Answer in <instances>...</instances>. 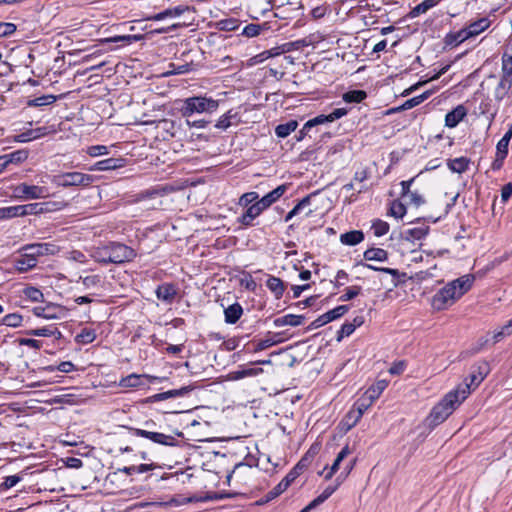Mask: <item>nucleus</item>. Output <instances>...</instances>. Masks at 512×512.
Instances as JSON below:
<instances>
[{
    "label": "nucleus",
    "instance_id": "nucleus-1",
    "mask_svg": "<svg viewBox=\"0 0 512 512\" xmlns=\"http://www.w3.org/2000/svg\"><path fill=\"white\" fill-rule=\"evenodd\" d=\"M474 281L472 275H464L439 289L431 299V306L436 311L448 309L470 290Z\"/></svg>",
    "mask_w": 512,
    "mask_h": 512
},
{
    "label": "nucleus",
    "instance_id": "nucleus-2",
    "mask_svg": "<svg viewBox=\"0 0 512 512\" xmlns=\"http://www.w3.org/2000/svg\"><path fill=\"white\" fill-rule=\"evenodd\" d=\"M469 394L468 384H460L455 390L447 393L431 410L426 419L428 425L435 427L444 422Z\"/></svg>",
    "mask_w": 512,
    "mask_h": 512
},
{
    "label": "nucleus",
    "instance_id": "nucleus-3",
    "mask_svg": "<svg viewBox=\"0 0 512 512\" xmlns=\"http://www.w3.org/2000/svg\"><path fill=\"white\" fill-rule=\"evenodd\" d=\"M92 256L95 261L101 264H121L133 260L136 253L128 246L114 242L101 248H97L93 252Z\"/></svg>",
    "mask_w": 512,
    "mask_h": 512
},
{
    "label": "nucleus",
    "instance_id": "nucleus-4",
    "mask_svg": "<svg viewBox=\"0 0 512 512\" xmlns=\"http://www.w3.org/2000/svg\"><path fill=\"white\" fill-rule=\"evenodd\" d=\"M218 107V100L201 95L184 99L179 111L184 118H190L194 114H211L215 112Z\"/></svg>",
    "mask_w": 512,
    "mask_h": 512
},
{
    "label": "nucleus",
    "instance_id": "nucleus-5",
    "mask_svg": "<svg viewBox=\"0 0 512 512\" xmlns=\"http://www.w3.org/2000/svg\"><path fill=\"white\" fill-rule=\"evenodd\" d=\"M92 175L80 172H68L53 177L52 182L58 187L88 186L93 182Z\"/></svg>",
    "mask_w": 512,
    "mask_h": 512
},
{
    "label": "nucleus",
    "instance_id": "nucleus-6",
    "mask_svg": "<svg viewBox=\"0 0 512 512\" xmlns=\"http://www.w3.org/2000/svg\"><path fill=\"white\" fill-rule=\"evenodd\" d=\"M131 431L133 432L134 435L138 437L147 438L156 444L171 447L177 446L179 443L177 437L183 436V433L178 431L175 432L173 435L138 428H132Z\"/></svg>",
    "mask_w": 512,
    "mask_h": 512
},
{
    "label": "nucleus",
    "instance_id": "nucleus-7",
    "mask_svg": "<svg viewBox=\"0 0 512 512\" xmlns=\"http://www.w3.org/2000/svg\"><path fill=\"white\" fill-rule=\"evenodd\" d=\"M15 193L21 199H39L46 195L44 187L22 183L15 188Z\"/></svg>",
    "mask_w": 512,
    "mask_h": 512
},
{
    "label": "nucleus",
    "instance_id": "nucleus-8",
    "mask_svg": "<svg viewBox=\"0 0 512 512\" xmlns=\"http://www.w3.org/2000/svg\"><path fill=\"white\" fill-rule=\"evenodd\" d=\"M348 113L346 108H336L330 114L324 115L320 114L305 123V128H312L317 125L326 124L329 122H333L341 117L345 116Z\"/></svg>",
    "mask_w": 512,
    "mask_h": 512
},
{
    "label": "nucleus",
    "instance_id": "nucleus-9",
    "mask_svg": "<svg viewBox=\"0 0 512 512\" xmlns=\"http://www.w3.org/2000/svg\"><path fill=\"white\" fill-rule=\"evenodd\" d=\"M489 372L490 367L487 362H478L472 367V372L469 375L470 383L464 382L463 384H468L470 389L472 385L475 388L485 379Z\"/></svg>",
    "mask_w": 512,
    "mask_h": 512
},
{
    "label": "nucleus",
    "instance_id": "nucleus-10",
    "mask_svg": "<svg viewBox=\"0 0 512 512\" xmlns=\"http://www.w3.org/2000/svg\"><path fill=\"white\" fill-rule=\"evenodd\" d=\"M240 123L241 117L238 109L232 108L219 117L215 124V128L225 131L231 126H236Z\"/></svg>",
    "mask_w": 512,
    "mask_h": 512
},
{
    "label": "nucleus",
    "instance_id": "nucleus-11",
    "mask_svg": "<svg viewBox=\"0 0 512 512\" xmlns=\"http://www.w3.org/2000/svg\"><path fill=\"white\" fill-rule=\"evenodd\" d=\"M23 250L27 251V256L37 260L39 256L54 254L57 247L49 243H36L25 246Z\"/></svg>",
    "mask_w": 512,
    "mask_h": 512
},
{
    "label": "nucleus",
    "instance_id": "nucleus-12",
    "mask_svg": "<svg viewBox=\"0 0 512 512\" xmlns=\"http://www.w3.org/2000/svg\"><path fill=\"white\" fill-rule=\"evenodd\" d=\"M491 25V21L487 17H482L476 21L471 22L467 27H465V31L467 33L468 38L476 37L485 30H487Z\"/></svg>",
    "mask_w": 512,
    "mask_h": 512
},
{
    "label": "nucleus",
    "instance_id": "nucleus-13",
    "mask_svg": "<svg viewBox=\"0 0 512 512\" xmlns=\"http://www.w3.org/2000/svg\"><path fill=\"white\" fill-rule=\"evenodd\" d=\"M287 190L286 185H280L276 187L271 192L267 193L260 200H258V204L261 206L263 210L271 206L274 202H276Z\"/></svg>",
    "mask_w": 512,
    "mask_h": 512
},
{
    "label": "nucleus",
    "instance_id": "nucleus-14",
    "mask_svg": "<svg viewBox=\"0 0 512 512\" xmlns=\"http://www.w3.org/2000/svg\"><path fill=\"white\" fill-rule=\"evenodd\" d=\"M190 10V7L189 6H183V5H179V6H176V7H173V8H168L160 13H157L155 15H152V16H149L146 18V20H149V21H160V20H163L167 17H178L180 15H182L183 13H185L186 11H189Z\"/></svg>",
    "mask_w": 512,
    "mask_h": 512
},
{
    "label": "nucleus",
    "instance_id": "nucleus-15",
    "mask_svg": "<svg viewBox=\"0 0 512 512\" xmlns=\"http://www.w3.org/2000/svg\"><path fill=\"white\" fill-rule=\"evenodd\" d=\"M177 295V288L171 283H164L156 289V296L159 300L172 303Z\"/></svg>",
    "mask_w": 512,
    "mask_h": 512
},
{
    "label": "nucleus",
    "instance_id": "nucleus-16",
    "mask_svg": "<svg viewBox=\"0 0 512 512\" xmlns=\"http://www.w3.org/2000/svg\"><path fill=\"white\" fill-rule=\"evenodd\" d=\"M122 158H108L101 161L96 162L93 166L89 168L90 171H108L117 169L123 166Z\"/></svg>",
    "mask_w": 512,
    "mask_h": 512
},
{
    "label": "nucleus",
    "instance_id": "nucleus-17",
    "mask_svg": "<svg viewBox=\"0 0 512 512\" xmlns=\"http://www.w3.org/2000/svg\"><path fill=\"white\" fill-rule=\"evenodd\" d=\"M466 108L462 105L457 106L445 116V125L449 128L456 127L459 122L466 116Z\"/></svg>",
    "mask_w": 512,
    "mask_h": 512
},
{
    "label": "nucleus",
    "instance_id": "nucleus-18",
    "mask_svg": "<svg viewBox=\"0 0 512 512\" xmlns=\"http://www.w3.org/2000/svg\"><path fill=\"white\" fill-rule=\"evenodd\" d=\"M338 486H339V483H337L336 485L327 486L318 497H316L313 501H311L300 512H309L310 510L316 508L318 505L322 504L337 490Z\"/></svg>",
    "mask_w": 512,
    "mask_h": 512
},
{
    "label": "nucleus",
    "instance_id": "nucleus-19",
    "mask_svg": "<svg viewBox=\"0 0 512 512\" xmlns=\"http://www.w3.org/2000/svg\"><path fill=\"white\" fill-rule=\"evenodd\" d=\"M191 390H192V388L190 386H184L180 389H173V390H169V391L162 392L159 394H155V395L149 397L148 401L149 402H157V401L166 400L171 397L183 396V395L187 394L188 392H190Z\"/></svg>",
    "mask_w": 512,
    "mask_h": 512
},
{
    "label": "nucleus",
    "instance_id": "nucleus-20",
    "mask_svg": "<svg viewBox=\"0 0 512 512\" xmlns=\"http://www.w3.org/2000/svg\"><path fill=\"white\" fill-rule=\"evenodd\" d=\"M47 134L46 127H39L35 129H30L25 132H22L15 136V140L20 143L29 142L31 140L38 139Z\"/></svg>",
    "mask_w": 512,
    "mask_h": 512
},
{
    "label": "nucleus",
    "instance_id": "nucleus-21",
    "mask_svg": "<svg viewBox=\"0 0 512 512\" xmlns=\"http://www.w3.org/2000/svg\"><path fill=\"white\" fill-rule=\"evenodd\" d=\"M263 209L256 201L254 204L250 205L246 212L241 216L240 222L244 226H251L252 221L258 217L262 213Z\"/></svg>",
    "mask_w": 512,
    "mask_h": 512
},
{
    "label": "nucleus",
    "instance_id": "nucleus-22",
    "mask_svg": "<svg viewBox=\"0 0 512 512\" xmlns=\"http://www.w3.org/2000/svg\"><path fill=\"white\" fill-rule=\"evenodd\" d=\"M303 321H304V316H302V315L287 314L285 316L276 318L274 320V325L276 327H282V326H286V325L296 327V326L301 325L303 323Z\"/></svg>",
    "mask_w": 512,
    "mask_h": 512
},
{
    "label": "nucleus",
    "instance_id": "nucleus-23",
    "mask_svg": "<svg viewBox=\"0 0 512 512\" xmlns=\"http://www.w3.org/2000/svg\"><path fill=\"white\" fill-rule=\"evenodd\" d=\"M33 312L36 316L45 319H58L60 318L59 313H62V309L55 306L35 307Z\"/></svg>",
    "mask_w": 512,
    "mask_h": 512
},
{
    "label": "nucleus",
    "instance_id": "nucleus-24",
    "mask_svg": "<svg viewBox=\"0 0 512 512\" xmlns=\"http://www.w3.org/2000/svg\"><path fill=\"white\" fill-rule=\"evenodd\" d=\"M242 314V306L239 303H234L224 310L225 322L229 324H234L240 319Z\"/></svg>",
    "mask_w": 512,
    "mask_h": 512
},
{
    "label": "nucleus",
    "instance_id": "nucleus-25",
    "mask_svg": "<svg viewBox=\"0 0 512 512\" xmlns=\"http://www.w3.org/2000/svg\"><path fill=\"white\" fill-rule=\"evenodd\" d=\"M37 265V260L27 256V251H24V254L15 260V269L19 272H26Z\"/></svg>",
    "mask_w": 512,
    "mask_h": 512
},
{
    "label": "nucleus",
    "instance_id": "nucleus-26",
    "mask_svg": "<svg viewBox=\"0 0 512 512\" xmlns=\"http://www.w3.org/2000/svg\"><path fill=\"white\" fill-rule=\"evenodd\" d=\"M440 0H424L420 4L416 5L408 14L409 18H416L421 14L426 13L431 8L435 7Z\"/></svg>",
    "mask_w": 512,
    "mask_h": 512
},
{
    "label": "nucleus",
    "instance_id": "nucleus-27",
    "mask_svg": "<svg viewBox=\"0 0 512 512\" xmlns=\"http://www.w3.org/2000/svg\"><path fill=\"white\" fill-rule=\"evenodd\" d=\"M351 454V450L348 445L344 446L342 450L338 453L336 456L333 464L330 467L329 472L325 475V479L329 480L332 478V476L337 472L339 469L340 463Z\"/></svg>",
    "mask_w": 512,
    "mask_h": 512
},
{
    "label": "nucleus",
    "instance_id": "nucleus-28",
    "mask_svg": "<svg viewBox=\"0 0 512 512\" xmlns=\"http://www.w3.org/2000/svg\"><path fill=\"white\" fill-rule=\"evenodd\" d=\"M364 239V234L362 231L353 230L346 232L340 236L341 243L349 246H354L359 244Z\"/></svg>",
    "mask_w": 512,
    "mask_h": 512
},
{
    "label": "nucleus",
    "instance_id": "nucleus-29",
    "mask_svg": "<svg viewBox=\"0 0 512 512\" xmlns=\"http://www.w3.org/2000/svg\"><path fill=\"white\" fill-rule=\"evenodd\" d=\"M266 286L270 289L272 293H274L276 298H280L285 291L283 281L275 276L268 277V279L266 280Z\"/></svg>",
    "mask_w": 512,
    "mask_h": 512
},
{
    "label": "nucleus",
    "instance_id": "nucleus-30",
    "mask_svg": "<svg viewBox=\"0 0 512 512\" xmlns=\"http://www.w3.org/2000/svg\"><path fill=\"white\" fill-rule=\"evenodd\" d=\"M470 160L466 157L450 159L447 162L448 168L455 173H463L468 169Z\"/></svg>",
    "mask_w": 512,
    "mask_h": 512
},
{
    "label": "nucleus",
    "instance_id": "nucleus-31",
    "mask_svg": "<svg viewBox=\"0 0 512 512\" xmlns=\"http://www.w3.org/2000/svg\"><path fill=\"white\" fill-rule=\"evenodd\" d=\"M468 38L467 36V33L465 31V29H461L457 32H454V33H448L446 36H445V44L448 45V46H457L459 44H461L462 42L466 41Z\"/></svg>",
    "mask_w": 512,
    "mask_h": 512
},
{
    "label": "nucleus",
    "instance_id": "nucleus-32",
    "mask_svg": "<svg viewBox=\"0 0 512 512\" xmlns=\"http://www.w3.org/2000/svg\"><path fill=\"white\" fill-rule=\"evenodd\" d=\"M388 253L382 248H370L364 252V259L367 261H385Z\"/></svg>",
    "mask_w": 512,
    "mask_h": 512
},
{
    "label": "nucleus",
    "instance_id": "nucleus-33",
    "mask_svg": "<svg viewBox=\"0 0 512 512\" xmlns=\"http://www.w3.org/2000/svg\"><path fill=\"white\" fill-rule=\"evenodd\" d=\"M263 372L262 368H243L229 373V379L239 380L245 377L256 376Z\"/></svg>",
    "mask_w": 512,
    "mask_h": 512
},
{
    "label": "nucleus",
    "instance_id": "nucleus-34",
    "mask_svg": "<svg viewBox=\"0 0 512 512\" xmlns=\"http://www.w3.org/2000/svg\"><path fill=\"white\" fill-rule=\"evenodd\" d=\"M388 386V382L386 380H379L374 385H372L364 394L369 397L371 400L375 401L379 398L381 393Z\"/></svg>",
    "mask_w": 512,
    "mask_h": 512
},
{
    "label": "nucleus",
    "instance_id": "nucleus-35",
    "mask_svg": "<svg viewBox=\"0 0 512 512\" xmlns=\"http://www.w3.org/2000/svg\"><path fill=\"white\" fill-rule=\"evenodd\" d=\"M297 127L298 122L296 120H290L287 123L276 126L275 133L279 138H285L295 131Z\"/></svg>",
    "mask_w": 512,
    "mask_h": 512
},
{
    "label": "nucleus",
    "instance_id": "nucleus-36",
    "mask_svg": "<svg viewBox=\"0 0 512 512\" xmlns=\"http://www.w3.org/2000/svg\"><path fill=\"white\" fill-rule=\"evenodd\" d=\"M285 491V485L278 483L271 491H269L266 495H264L262 498H260L256 504L257 505H264L268 502L274 500L279 495H281Z\"/></svg>",
    "mask_w": 512,
    "mask_h": 512
},
{
    "label": "nucleus",
    "instance_id": "nucleus-37",
    "mask_svg": "<svg viewBox=\"0 0 512 512\" xmlns=\"http://www.w3.org/2000/svg\"><path fill=\"white\" fill-rule=\"evenodd\" d=\"M237 496V493L232 492H222V493H211L206 495L203 499H186L182 503L192 502V501H216L222 499H232Z\"/></svg>",
    "mask_w": 512,
    "mask_h": 512
},
{
    "label": "nucleus",
    "instance_id": "nucleus-38",
    "mask_svg": "<svg viewBox=\"0 0 512 512\" xmlns=\"http://www.w3.org/2000/svg\"><path fill=\"white\" fill-rule=\"evenodd\" d=\"M27 335L30 336H37V337H51L54 335H58V337H61V332L57 330V328L52 327H43V328H37V329H31L26 332Z\"/></svg>",
    "mask_w": 512,
    "mask_h": 512
},
{
    "label": "nucleus",
    "instance_id": "nucleus-39",
    "mask_svg": "<svg viewBox=\"0 0 512 512\" xmlns=\"http://www.w3.org/2000/svg\"><path fill=\"white\" fill-rule=\"evenodd\" d=\"M367 97L364 90H351L343 94L342 99L346 103H360Z\"/></svg>",
    "mask_w": 512,
    "mask_h": 512
},
{
    "label": "nucleus",
    "instance_id": "nucleus-40",
    "mask_svg": "<svg viewBox=\"0 0 512 512\" xmlns=\"http://www.w3.org/2000/svg\"><path fill=\"white\" fill-rule=\"evenodd\" d=\"M56 101V96L54 95H43L34 99H31L27 102L29 107H41L54 103Z\"/></svg>",
    "mask_w": 512,
    "mask_h": 512
},
{
    "label": "nucleus",
    "instance_id": "nucleus-41",
    "mask_svg": "<svg viewBox=\"0 0 512 512\" xmlns=\"http://www.w3.org/2000/svg\"><path fill=\"white\" fill-rule=\"evenodd\" d=\"M311 197H312V194L307 195L302 200H300L294 206V208L290 212H288V214L285 217V221L288 222L294 216L298 215L303 208L307 207L310 204Z\"/></svg>",
    "mask_w": 512,
    "mask_h": 512
},
{
    "label": "nucleus",
    "instance_id": "nucleus-42",
    "mask_svg": "<svg viewBox=\"0 0 512 512\" xmlns=\"http://www.w3.org/2000/svg\"><path fill=\"white\" fill-rule=\"evenodd\" d=\"M216 25L221 31H234L239 27L240 21L235 18H227L218 21Z\"/></svg>",
    "mask_w": 512,
    "mask_h": 512
},
{
    "label": "nucleus",
    "instance_id": "nucleus-43",
    "mask_svg": "<svg viewBox=\"0 0 512 512\" xmlns=\"http://www.w3.org/2000/svg\"><path fill=\"white\" fill-rule=\"evenodd\" d=\"M96 338V333L92 329H83L81 333L77 334L75 341L79 344L92 343Z\"/></svg>",
    "mask_w": 512,
    "mask_h": 512
},
{
    "label": "nucleus",
    "instance_id": "nucleus-44",
    "mask_svg": "<svg viewBox=\"0 0 512 512\" xmlns=\"http://www.w3.org/2000/svg\"><path fill=\"white\" fill-rule=\"evenodd\" d=\"M430 95V92H424L423 94L413 97L404 102V104L398 108V110H407L411 109L419 104H421L424 100H426Z\"/></svg>",
    "mask_w": 512,
    "mask_h": 512
},
{
    "label": "nucleus",
    "instance_id": "nucleus-45",
    "mask_svg": "<svg viewBox=\"0 0 512 512\" xmlns=\"http://www.w3.org/2000/svg\"><path fill=\"white\" fill-rule=\"evenodd\" d=\"M22 320H23V318L20 314L11 313V314L5 315L2 318L1 323L5 326L16 328L21 325Z\"/></svg>",
    "mask_w": 512,
    "mask_h": 512
},
{
    "label": "nucleus",
    "instance_id": "nucleus-46",
    "mask_svg": "<svg viewBox=\"0 0 512 512\" xmlns=\"http://www.w3.org/2000/svg\"><path fill=\"white\" fill-rule=\"evenodd\" d=\"M428 231H429L428 226H421V227L409 229L406 231V239L408 240V239L412 238V239L420 240L428 234Z\"/></svg>",
    "mask_w": 512,
    "mask_h": 512
},
{
    "label": "nucleus",
    "instance_id": "nucleus-47",
    "mask_svg": "<svg viewBox=\"0 0 512 512\" xmlns=\"http://www.w3.org/2000/svg\"><path fill=\"white\" fill-rule=\"evenodd\" d=\"M373 400L367 397L365 394L357 400L354 404L353 408L360 412V415L363 416L364 412L373 404Z\"/></svg>",
    "mask_w": 512,
    "mask_h": 512
},
{
    "label": "nucleus",
    "instance_id": "nucleus-48",
    "mask_svg": "<svg viewBox=\"0 0 512 512\" xmlns=\"http://www.w3.org/2000/svg\"><path fill=\"white\" fill-rule=\"evenodd\" d=\"M362 418L360 412H357L354 408H352L347 415L345 416L344 423L347 426V429L354 427L359 420Z\"/></svg>",
    "mask_w": 512,
    "mask_h": 512
},
{
    "label": "nucleus",
    "instance_id": "nucleus-49",
    "mask_svg": "<svg viewBox=\"0 0 512 512\" xmlns=\"http://www.w3.org/2000/svg\"><path fill=\"white\" fill-rule=\"evenodd\" d=\"M27 157L28 152L25 150H18L4 156V158H7L6 163H20L26 160Z\"/></svg>",
    "mask_w": 512,
    "mask_h": 512
},
{
    "label": "nucleus",
    "instance_id": "nucleus-50",
    "mask_svg": "<svg viewBox=\"0 0 512 512\" xmlns=\"http://www.w3.org/2000/svg\"><path fill=\"white\" fill-rule=\"evenodd\" d=\"M281 340H275L272 337H267L266 339L258 341L253 348V352H259L265 350L273 345L280 343Z\"/></svg>",
    "mask_w": 512,
    "mask_h": 512
},
{
    "label": "nucleus",
    "instance_id": "nucleus-51",
    "mask_svg": "<svg viewBox=\"0 0 512 512\" xmlns=\"http://www.w3.org/2000/svg\"><path fill=\"white\" fill-rule=\"evenodd\" d=\"M502 75L512 78V55L505 53L502 56Z\"/></svg>",
    "mask_w": 512,
    "mask_h": 512
},
{
    "label": "nucleus",
    "instance_id": "nucleus-52",
    "mask_svg": "<svg viewBox=\"0 0 512 512\" xmlns=\"http://www.w3.org/2000/svg\"><path fill=\"white\" fill-rule=\"evenodd\" d=\"M390 214L395 218H402L406 214V207L399 201H393L390 206Z\"/></svg>",
    "mask_w": 512,
    "mask_h": 512
},
{
    "label": "nucleus",
    "instance_id": "nucleus-53",
    "mask_svg": "<svg viewBox=\"0 0 512 512\" xmlns=\"http://www.w3.org/2000/svg\"><path fill=\"white\" fill-rule=\"evenodd\" d=\"M24 295L33 302H40L43 299V293L36 287L25 288Z\"/></svg>",
    "mask_w": 512,
    "mask_h": 512
},
{
    "label": "nucleus",
    "instance_id": "nucleus-54",
    "mask_svg": "<svg viewBox=\"0 0 512 512\" xmlns=\"http://www.w3.org/2000/svg\"><path fill=\"white\" fill-rule=\"evenodd\" d=\"M101 277L99 275H89L82 278V284L86 289L98 287L101 284Z\"/></svg>",
    "mask_w": 512,
    "mask_h": 512
},
{
    "label": "nucleus",
    "instance_id": "nucleus-55",
    "mask_svg": "<svg viewBox=\"0 0 512 512\" xmlns=\"http://www.w3.org/2000/svg\"><path fill=\"white\" fill-rule=\"evenodd\" d=\"M372 229L374 231V234L377 236V237H380V236H383L385 235L386 233H388L389 231V225L388 223L382 221V220H377L373 223L372 225Z\"/></svg>",
    "mask_w": 512,
    "mask_h": 512
},
{
    "label": "nucleus",
    "instance_id": "nucleus-56",
    "mask_svg": "<svg viewBox=\"0 0 512 512\" xmlns=\"http://www.w3.org/2000/svg\"><path fill=\"white\" fill-rule=\"evenodd\" d=\"M348 310H349V307L347 305H340V306H337L336 308L328 311L327 314L329 316L330 321H333V320L338 319L341 316H343L346 312H348Z\"/></svg>",
    "mask_w": 512,
    "mask_h": 512
},
{
    "label": "nucleus",
    "instance_id": "nucleus-57",
    "mask_svg": "<svg viewBox=\"0 0 512 512\" xmlns=\"http://www.w3.org/2000/svg\"><path fill=\"white\" fill-rule=\"evenodd\" d=\"M512 334V319L505 324L500 331L496 332L493 336L494 342H498L505 336H509Z\"/></svg>",
    "mask_w": 512,
    "mask_h": 512
},
{
    "label": "nucleus",
    "instance_id": "nucleus-58",
    "mask_svg": "<svg viewBox=\"0 0 512 512\" xmlns=\"http://www.w3.org/2000/svg\"><path fill=\"white\" fill-rule=\"evenodd\" d=\"M361 291V287L360 286H352V287H348L346 289V292L340 296V301H349L353 298H355Z\"/></svg>",
    "mask_w": 512,
    "mask_h": 512
},
{
    "label": "nucleus",
    "instance_id": "nucleus-59",
    "mask_svg": "<svg viewBox=\"0 0 512 512\" xmlns=\"http://www.w3.org/2000/svg\"><path fill=\"white\" fill-rule=\"evenodd\" d=\"M258 197V193L256 192L245 193L240 197L239 204L245 207L250 204L252 205L253 202L258 201Z\"/></svg>",
    "mask_w": 512,
    "mask_h": 512
},
{
    "label": "nucleus",
    "instance_id": "nucleus-60",
    "mask_svg": "<svg viewBox=\"0 0 512 512\" xmlns=\"http://www.w3.org/2000/svg\"><path fill=\"white\" fill-rule=\"evenodd\" d=\"M355 331V325L344 323L338 331L337 341H341L344 337L351 335Z\"/></svg>",
    "mask_w": 512,
    "mask_h": 512
},
{
    "label": "nucleus",
    "instance_id": "nucleus-61",
    "mask_svg": "<svg viewBox=\"0 0 512 512\" xmlns=\"http://www.w3.org/2000/svg\"><path fill=\"white\" fill-rule=\"evenodd\" d=\"M261 26L258 24H248L244 27L242 34L246 37H256L260 34Z\"/></svg>",
    "mask_w": 512,
    "mask_h": 512
},
{
    "label": "nucleus",
    "instance_id": "nucleus-62",
    "mask_svg": "<svg viewBox=\"0 0 512 512\" xmlns=\"http://www.w3.org/2000/svg\"><path fill=\"white\" fill-rule=\"evenodd\" d=\"M16 31V26L13 23L0 22V38L9 36Z\"/></svg>",
    "mask_w": 512,
    "mask_h": 512
},
{
    "label": "nucleus",
    "instance_id": "nucleus-63",
    "mask_svg": "<svg viewBox=\"0 0 512 512\" xmlns=\"http://www.w3.org/2000/svg\"><path fill=\"white\" fill-rule=\"evenodd\" d=\"M88 154L92 157H98L108 154V147L104 145H95L88 148Z\"/></svg>",
    "mask_w": 512,
    "mask_h": 512
},
{
    "label": "nucleus",
    "instance_id": "nucleus-64",
    "mask_svg": "<svg viewBox=\"0 0 512 512\" xmlns=\"http://www.w3.org/2000/svg\"><path fill=\"white\" fill-rule=\"evenodd\" d=\"M21 478L18 475H11L5 478L4 482L1 484L0 488L10 489L14 487Z\"/></svg>",
    "mask_w": 512,
    "mask_h": 512
}]
</instances>
